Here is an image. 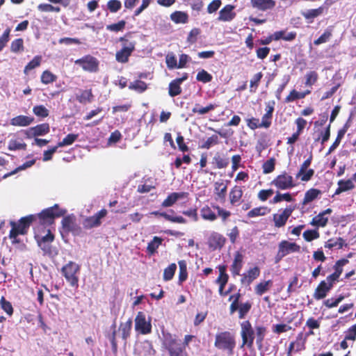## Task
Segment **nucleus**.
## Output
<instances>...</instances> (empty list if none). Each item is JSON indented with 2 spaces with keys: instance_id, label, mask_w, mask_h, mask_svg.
<instances>
[{
  "instance_id": "f257e3e1",
  "label": "nucleus",
  "mask_w": 356,
  "mask_h": 356,
  "mask_svg": "<svg viewBox=\"0 0 356 356\" xmlns=\"http://www.w3.org/2000/svg\"><path fill=\"white\" fill-rule=\"evenodd\" d=\"M34 222V217L33 215H28L22 217L19 220H10L9 224L11 227L8 237L11 240L13 245L19 244L21 240L19 238V235H26L31 225Z\"/></svg>"
},
{
  "instance_id": "f03ea898",
  "label": "nucleus",
  "mask_w": 356,
  "mask_h": 356,
  "mask_svg": "<svg viewBox=\"0 0 356 356\" xmlns=\"http://www.w3.org/2000/svg\"><path fill=\"white\" fill-rule=\"evenodd\" d=\"M67 211L60 208L58 204H56L52 207L43 209L38 214H32L34 217V222L44 228L53 225L55 219L64 216Z\"/></svg>"
},
{
  "instance_id": "7ed1b4c3",
  "label": "nucleus",
  "mask_w": 356,
  "mask_h": 356,
  "mask_svg": "<svg viewBox=\"0 0 356 356\" xmlns=\"http://www.w3.org/2000/svg\"><path fill=\"white\" fill-rule=\"evenodd\" d=\"M236 346V337L234 332L230 331H222L216 333L215 336V348L232 355Z\"/></svg>"
},
{
  "instance_id": "20e7f679",
  "label": "nucleus",
  "mask_w": 356,
  "mask_h": 356,
  "mask_svg": "<svg viewBox=\"0 0 356 356\" xmlns=\"http://www.w3.org/2000/svg\"><path fill=\"white\" fill-rule=\"evenodd\" d=\"M131 33H127L119 38V41L122 43V48L115 54V60L118 63H127L129 58L135 51L136 42L131 40Z\"/></svg>"
},
{
  "instance_id": "39448f33",
  "label": "nucleus",
  "mask_w": 356,
  "mask_h": 356,
  "mask_svg": "<svg viewBox=\"0 0 356 356\" xmlns=\"http://www.w3.org/2000/svg\"><path fill=\"white\" fill-rule=\"evenodd\" d=\"M163 347L168 351L170 356H188L184 346L170 333L163 334Z\"/></svg>"
},
{
  "instance_id": "423d86ee",
  "label": "nucleus",
  "mask_w": 356,
  "mask_h": 356,
  "mask_svg": "<svg viewBox=\"0 0 356 356\" xmlns=\"http://www.w3.org/2000/svg\"><path fill=\"white\" fill-rule=\"evenodd\" d=\"M80 270L81 266L72 261L61 268V273L66 281L72 287L76 289L79 287Z\"/></svg>"
},
{
  "instance_id": "0eeeda50",
  "label": "nucleus",
  "mask_w": 356,
  "mask_h": 356,
  "mask_svg": "<svg viewBox=\"0 0 356 356\" xmlns=\"http://www.w3.org/2000/svg\"><path fill=\"white\" fill-rule=\"evenodd\" d=\"M241 298V294L239 292H237L229 296V300L232 301V303L229 306V314L232 315L238 311V318L243 319L250 311L252 308V303L250 301H246L243 303H239Z\"/></svg>"
},
{
  "instance_id": "6e6552de",
  "label": "nucleus",
  "mask_w": 356,
  "mask_h": 356,
  "mask_svg": "<svg viewBox=\"0 0 356 356\" xmlns=\"http://www.w3.org/2000/svg\"><path fill=\"white\" fill-rule=\"evenodd\" d=\"M241 337L242 339V344L241 348L247 346L251 348L254 344V330L250 321H244L241 323Z\"/></svg>"
},
{
  "instance_id": "1a4fd4ad",
  "label": "nucleus",
  "mask_w": 356,
  "mask_h": 356,
  "mask_svg": "<svg viewBox=\"0 0 356 356\" xmlns=\"http://www.w3.org/2000/svg\"><path fill=\"white\" fill-rule=\"evenodd\" d=\"M151 318H146L143 312H138L135 318V330L141 334H149L152 332Z\"/></svg>"
},
{
  "instance_id": "9d476101",
  "label": "nucleus",
  "mask_w": 356,
  "mask_h": 356,
  "mask_svg": "<svg viewBox=\"0 0 356 356\" xmlns=\"http://www.w3.org/2000/svg\"><path fill=\"white\" fill-rule=\"evenodd\" d=\"M271 185L275 186L278 190H287L295 186L293 177L286 171L277 175L271 181Z\"/></svg>"
},
{
  "instance_id": "9b49d317",
  "label": "nucleus",
  "mask_w": 356,
  "mask_h": 356,
  "mask_svg": "<svg viewBox=\"0 0 356 356\" xmlns=\"http://www.w3.org/2000/svg\"><path fill=\"white\" fill-rule=\"evenodd\" d=\"M74 63L81 66L84 71L89 72H96L99 70V60L90 54L76 60Z\"/></svg>"
},
{
  "instance_id": "f8f14e48",
  "label": "nucleus",
  "mask_w": 356,
  "mask_h": 356,
  "mask_svg": "<svg viewBox=\"0 0 356 356\" xmlns=\"http://www.w3.org/2000/svg\"><path fill=\"white\" fill-rule=\"evenodd\" d=\"M300 250V247L297 243L283 240L278 245L277 258L280 259L290 253L298 252Z\"/></svg>"
},
{
  "instance_id": "ddd939ff",
  "label": "nucleus",
  "mask_w": 356,
  "mask_h": 356,
  "mask_svg": "<svg viewBox=\"0 0 356 356\" xmlns=\"http://www.w3.org/2000/svg\"><path fill=\"white\" fill-rule=\"evenodd\" d=\"M108 212L106 209H102L92 216L84 219L83 225L85 229H92L99 227L102 225V220L105 218Z\"/></svg>"
},
{
  "instance_id": "4468645a",
  "label": "nucleus",
  "mask_w": 356,
  "mask_h": 356,
  "mask_svg": "<svg viewBox=\"0 0 356 356\" xmlns=\"http://www.w3.org/2000/svg\"><path fill=\"white\" fill-rule=\"evenodd\" d=\"M226 243V238L221 234L212 232L207 238V245L210 250H221Z\"/></svg>"
},
{
  "instance_id": "2eb2a0df",
  "label": "nucleus",
  "mask_w": 356,
  "mask_h": 356,
  "mask_svg": "<svg viewBox=\"0 0 356 356\" xmlns=\"http://www.w3.org/2000/svg\"><path fill=\"white\" fill-rule=\"evenodd\" d=\"M312 160V155L311 154L307 159H306L302 164L300 165V170L296 174L297 178H300L302 181H308L314 175V170L313 169H309V166L311 165Z\"/></svg>"
},
{
  "instance_id": "dca6fc26",
  "label": "nucleus",
  "mask_w": 356,
  "mask_h": 356,
  "mask_svg": "<svg viewBox=\"0 0 356 356\" xmlns=\"http://www.w3.org/2000/svg\"><path fill=\"white\" fill-rule=\"evenodd\" d=\"M294 210L293 207H288L285 208L281 213H275L273 216V220L275 227L280 228L284 227L289 218L291 216Z\"/></svg>"
},
{
  "instance_id": "f3484780",
  "label": "nucleus",
  "mask_w": 356,
  "mask_h": 356,
  "mask_svg": "<svg viewBox=\"0 0 356 356\" xmlns=\"http://www.w3.org/2000/svg\"><path fill=\"white\" fill-rule=\"evenodd\" d=\"M188 77V73L184 72L181 77L172 80L168 86V94L170 97H174L180 95L182 92L181 84Z\"/></svg>"
},
{
  "instance_id": "a211bd4d",
  "label": "nucleus",
  "mask_w": 356,
  "mask_h": 356,
  "mask_svg": "<svg viewBox=\"0 0 356 356\" xmlns=\"http://www.w3.org/2000/svg\"><path fill=\"white\" fill-rule=\"evenodd\" d=\"M250 3L253 9L260 12L271 10L276 5L275 0H250Z\"/></svg>"
},
{
  "instance_id": "6ab92c4d",
  "label": "nucleus",
  "mask_w": 356,
  "mask_h": 356,
  "mask_svg": "<svg viewBox=\"0 0 356 356\" xmlns=\"http://www.w3.org/2000/svg\"><path fill=\"white\" fill-rule=\"evenodd\" d=\"M50 131L49 124L48 123H42L35 127H31L26 133L27 138L38 137L44 136Z\"/></svg>"
},
{
  "instance_id": "aec40b11",
  "label": "nucleus",
  "mask_w": 356,
  "mask_h": 356,
  "mask_svg": "<svg viewBox=\"0 0 356 356\" xmlns=\"http://www.w3.org/2000/svg\"><path fill=\"white\" fill-rule=\"evenodd\" d=\"M61 225L63 229L67 233L75 232L80 229V227L76 223V218L73 215L64 216Z\"/></svg>"
},
{
  "instance_id": "412c9836",
  "label": "nucleus",
  "mask_w": 356,
  "mask_h": 356,
  "mask_svg": "<svg viewBox=\"0 0 356 356\" xmlns=\"http://www.w3.org/2000/svg\"><path fill=\"white\" fill-rule=\"evenodd\" d=\"M260 275V268L254 266L248 269L246 273L242 275L241 282L242 284L250 285Z\"/></svg>"
},
{
  "instance_id": "4be33fe9",
  "label": "nucleus",
  "mask_w": 356,
  "mask_h": 356,
  "mask_svg": "<svg viewBox=\"0 0 356 356\" xmlns=\"http://www.w3.org/2000/svg\"><path fill=\"white\" fill-rule=\"evenodd\" d=\"M243 265V255L238 251L234 254V260L230 267L232 275L235 277L240 275Z\"/></svg>"
},
{
  "instance_id": "5701e85b",
  "label": "nucleus",
  "mask_w": 356,
  "mask_h": 356,
  "mask_svg": "<svg viewBox=\"0 0 356 356\" xmlns=\"http://www.w3.org/2000/svg\"><path fill=\"white\" fill-rule=\"evenodd\" d=\"M234 6L230 4L225 6L219 12L218 20L220 22L232 21L235 17L236 13L233 12Z\"/></svg>"
},
{
  "instance_id": "b1692460",
  "label": "nucleus",
  "mask_w": 356,
  "mask_h": 356,
  "mask_svg": "<svg viewBox=\"0 0 356 356\" xmlns=\"http://www.w3.org/2000/svg\"><path fill=\"white\" fill-rule=\"evenodd\" d=\"M187 192L172 193L163 201L161 206L163 207H172L178 200L188 197Z\"/></svg>"
},
{
  "instance_id": "393cba45",
  "label": "nucleus",
  "mask_w": 356,
  "mask_h": 356,
  "mask_svg": "<svg viewBox=\"0 0 356 356\" xmlns=\"http://www.w3.org/2000/svg\"><path fill=\"white\" fill-rule=\"evenodd\" d=\"M323 14L324 11L318 6L316 8L308 9L301 12V15L307 21V23H313L315 18H317Z\"/></svg>"
},
{
  "instance_id": "a878e982",
  "label": "nucleus",
  "mask_w": 356,
  "mask_h": 356,
  "mask_svg": "<svg viewBox=\"0 0 356 356\" xmlns=\"http://www.w3.org/2000/svg\"><path fill=\"white\" fill-rule=\"evenodd\" d=\"M34 118L31 116L19 115L10 120V124L15 127H26L32 124Z\"/></svg>"
},
{
  "instance_id": "bb28decb",
  "label": "nucleus",
  "mask_w": 356,
  "mask_h": 356,
  "mask_svg": "<svg viewBox=\"0 0 356 356\" xmlns=\"http://www.w3.org/2000/svg\"><path fill=\"white\" fill-rule=\"evenodd\" d=\"M331 290V288L327 285L325 280L321 281L314 293V298L316 300H321L326 297L327 293Z\"/></svg>"
},
{
  "instance_id": "cd10ccee",
  "label": "nucleus",
  "mask_w": 356,
  "mask_h": 356,
  "mask_svg": "<svg viewBox=\"0 0 356 356\" xmlns=\"http://www.w3.org/2000/svg\"><path fill=\"white\" fill-rule=\"evenodd\" d=\"M243 191L241 186H234L229 192V201L232 205L238 204L243 197Z\"/></svg>"
},
{
  "instance_id": "c85d7f7f",
  "label": "nucleus",
  "mask_w": 356,
  "mask_h": 356,
  "mask_svg": "<svg viewBox=\"0 0 356 356\" xmlns=\"http://www.w3.org/2000/svg\"><path fill=\"white\" fill-rule=\"evenodd\" d=\"M150 214L154 215L155 216H161L164 218L166 220H168L171 222L180 224H184L186 222V219L181 216H172L165 212H159L158 211H152L150 213Z\"/></svg>"
},
{
  "instance_id": "c756f323",
  "label": "nucleus",
  "mask_w": 356,
  "mask_h": 356,
  "mask_svg": "<svg viewBox=\"0 0 356 356\" xmlns=\"http://www.w3.org/2000/svg\"><path fill=\"white\" fill-rule=\"evenodd\" d=\"M227 186L223 183V181H216L214 183V193L216 195V200H225L227 193Z\"/></svg>"
},
{
  "instance_id": "7c9ffc66",
  "label": "nucleus",
  "mask_w": 356,
  "mask_h": 356,
  "mask_svg": "<svg viewBox=\"0 0 356 356\" xmlns=\"http://www.w3.org/2000/svg\"><path fill=\"white\" fill-rule=\"evenodd\" d=\"M163 239L159 236H154L152 240L149 241L147 246V253L149 256L154 255L159 247L162 244Z\"/></svg>"
},
{
  "instance_id": "2f4dec72",
  "label": "nucleus",
  "mask_w": 356,
  "mask_h": 356,
  "mask_svg": "<svg viewBox=\"0 0 356 356\" xmlns=\"http://www.w3.org/2000/svg\"><path fill=\"white\" fill-rule=\"evenodd\" d=\"M273 285V281L262 280L254 286V293L257 296H261L264 293L270 290Z\"/></svg>"
},
{
  "instance_id": "473e14b6",
  "label": "nucleus",
  "mask_w": 356,
  "mask_h": 356,
  "mask_svg": "<svg viewBox=\"0 0 356 356\" xmlns=\"http://www.w3.org/2000/svg\"><path fill=\"white\" fill-rule=\"evenodd\" d=\"M94 95L92 92V90H81L79 95H76V99L82 104L90 103L93 100Z\"/></svg>"
},
{
  "instance_id": "72a5a7b5",
  "label": "nucleus",
  "mask_w": 356,
  "mask_h": 356,
  "mask_svg": "<svg viewBox=\"0 0 356 356\" xmlns=\"http://www.w3.org/2000/svg\"><path fill=\"white\" fill-rule=\"evenodd\" d=\"M321 194V191L317 188H310L306 191L305 197L302 200V204L306 205L308 203L314 201L318 195Z\"/></svg>"
},
{
  "instance_id": "f704fd0d",
  "label": "nucleus",
  "mask_w": 356,
  "mask_h": 356,
  "mask_svg": "<svg viewBox=\"0 0 356 356\" xmlns=\"http://www.w3.org/2000/svg\"><path fill=\"white\" fill-rule=\"evenodd\" d=\"M270 211V209L268 207L266 206H261L259 207H255L251 209L250 211H248L247 213V217L248 218H252L262 216L269 213Z\"/></svg>"
},
{
  "instance_id": "c9c22d12",
  "label": "nucleus",
  "mask_w": 356,
  "mask_h": 356,
  "mask_svg": "<svg viewBox=\"0 0 356 356\" xmlns=\"http://www.w3.org/2000/svg\"><path fill=\"white\" fill-rule=\"evenodd\" d=\"M297 35L296 32L291 31L288 33H286V31L284 30L275 31L274 33V40H279L282 39L285 41H293L296 39Z\"/></svg>"
},
{
  "instance_id": "e433bc0d",
  "label": "nucleus",
  "mask_w": 356,
  "mask_h": 356,
  "mask_svg": "<svg viewBox=\"0 0 356 356\" xmlns=\"http://www.w3.org/2000/svg\"><path fill=\"white\" fill-rule=\"evenodd\" d=\"M170 19L175 24H186L188 21V15L183 11H175L170 14Z\"/></svg>"
},
{
  "instance_id": "4c0bfd02",
  "label": "nucleus",
  "mask_w": 356,
  "mask_h": 356,
  "mask_svg": "<svg viewBox=\"0 0 356 356\" xmlns=\"http://www.w3.org/2000/svg\"><path fill=\"white\" fill-rule=\"evenodd\" d=\"M219 275L216 280L218 284L226 285L229 280V275L227 273V266L220 265L218 266Z\"/></svg>"
},
{
  "instance_id": "58836bf2",
  "label": "nucleus",
  "mask_w": 356,
  "mask_h": 356,
  "mask_svg": "<svg viewBox=\"0 0 356 356\" xmlns=\"http://www.w3.org/2000/svg\"><path fill=\"white\" fill-rule=\"evenodd\" d=\"M344 245H346V244H345V241L341 237L337 238L336 239L330 238L324 244V247L330 250H332L335 247H337L338 249H341Z\"/></svg>"
},
{
  "instance_id": "ea45409f",
  "label": "nucleus",
  "mask_w": 356,
  "mask_h": 356,
  "mask_svg": "<svg viewBox=\"0 0 356 356\" xmlns=\"http://www.w3.org/2000/svg\"><path fill=\"white\" fill-rule=\"evenodd\" d=\"M200 215L201 217L205 220L212 222L217 219V216L208 205H205L201 209Z\"/></svg>"
},
{
  "instance_id": "a19ab883",
  "label": "nucleus",
  "mask_w": 356,
  "mask_h": 356,
  "mask_svg": "<svg viewBox=\"0 0 356 356\" xmlns=\"http://www.w3.org/2000/svg\"><path fill=\"white\" fill-rule=\"evenodd\" d=\"M217 107L216 104H209L207 106H201L199 104H196L192 109L193 113H197L198 115H204Z\"/></svg>"
},
{
  "instance_id": "79ce46f5",
  "label": "nucleus",
  "mask_w": 356,
  "mask_h": 356,
  "mask_svg": "<svg viewBox=\"0 0 356 356\" xmlns=\"http://www.w3.org/2000/svg\"><path fill=\"white\" fill-rule=\"evenodd\" d=\"M129 89L143 93L147 89V84L141 80H136L129 85Z\"/></svg>"
},
{
  "instance_id": "37998d69",
  "label": "nucleus",
  "mask_w": 356,
  "mask_h": 356,
  "mask_svg": "<svg viewBox=\"0 0 356 356\" xmlns=\"http://www.w3.org/2000/svg\"><path fill=\"white\" fill-rule=\"evenodd\" d=\"M132 328V320L129 318L126 323H121L120 330L122 332V338L126 341L130 336Z\"/></svg>"
},
{
  "instance_id": "c03bdc74",
  "label": "nucleus",
  "mask_w": 356,
  "mask_h": 356,
  "mask_svg": "<svg viewBox=\"0 0 356 356\" xmlns=\"http://www.w3.org/2000/svg\"><path fill=\"white\" fill-rule=\"evenodd\" d=\"M213 163L216 164V167L218 169L225 168L229 165V159L222 156L217 153L213 158Z\"/></svg>"
},
{
  "instance_id": "a18cd8bd",
  "label": "nucleus",
  "mask_w": 356,
  "mask_h": 356,
  "mask_svg": "<svg viewBox=\"0 0 356 356\" xmlns=\"http://www.w3.org/2000/svg\"><path fill=\"white\" fill-rule=\"evenodd\" d=\"M42 62L41 56H35L24 67V73L28 74L29 72L39 67Z\"/></svg>"
},
{
  "instance_id": "49530a36",
  "label": "nucleus",
  "mask_w": 356,
  "mask_h": 356,
  "mask_svg": "<svg viewBox=\"0 0 356 356\" xmlns=\"http://www.w3.org/2000/svg\"><path fill=\"white\" fill-rule=\"evenodd\" d=\"M328 222V218L323 216V213H318L316 216L313 218L310 224L313 226L324 227Z\"/></svg>"
},
{
  "instance_id": "de8ad7c7",
  "label": "nucleus",
  "mask_w": 356,
  "mask_h": 356,
  "mask_svg": "<svg viewBox=\"0 0 356 356\" xmlns=\"http://www.w3.org/2000/svg\"><path fill=\"white\" fill-rule=\"evenodd\" d=\"M56 79L57 76L48 70H44L40 77L41 82L46 85L56 81Z\"/></svg>"
},
{
  "instance_id": "09e8293b",
  "label": "nucleus",
  "mask_w": 356,
  "mask_h": 356,
  "mask_svg": "<svg viewBox=\"0 0 356 356\" xmlns=\"http://www.w3.org/2000/svg\"><path fill=\"white\" fill-rule=\"evenodd\" d=\"M330 128L331 125L329 124L323 131H321L318 136L314 138V142L316 143L321 140V144L327 142L330 137Z\"/></svg>"
},
{
  "instance_id": "8fccbe9b",
  "label": "nucleus",
  "mask_w": 356,
  "mask_h": 356,
  "mask_svg": "<svg viewBox=\"0 0 356 356\" xmlns=\"http://www.w3.org/2000/svg\"><path fill=\"white\" fill-rule=\"evenodd\" d=\"M176 270H177V265L175 263L170 264L163 270V280L165 281L171 280L174 277Z\"/></svg>"
},
{
  "instance_id": "3c124183",
  "label": "nucleus",
  "mask_w": 356,
  "mask_h": 356,
  "mask_svg": "<svg viewBox=\"0 0 356 356\" xmlns=\"http://www.w3.org/2000/svg\"><path fill=\"white\" fill-rule=\"evenodd\" d=\"M178 264L179 266V282L182 283L186 281L188 277L186 263L184 260H181Z\"/></svg>"
},
{
  "instance_id": "603ef678",
  "label": "nucleus",
  "mask_w": 356,
  "mask_h": 356,
  "mask_svg": "<svg viewBox=\"0 0 356 356\" xmlns=\"http://www.w3.org/2000/svg\"><path fill=\"white\" fill-rule=\"evenodd\" d=\"M332 35V30L327 28L325 30L324 33L316 40L314 41L315 45H320L321 44L327 42Z\"/></svg>"
},
{
  "instance_id": "864d4df0",
  "label": "nucleus",
  "mask_w": 356,
  "mask_h": 356,
  "mask_svg": "<svg viewBox=\"0 0 356 356\" xmlns=\"http://www.w3.org/2000/svg\"><path fill=\"white\" fill-rule=\"evenodd\" d=\"M318 79V74L316 71H309L305 75V86H312L314 85Z\"/></svg>"
},
{
  "instance_id": "5fc2aeb1",
  "label": "nucleus",
  "mask_w": 356,
  "mask_h": 356,
  "mask_svg": "<svg viewBox=\"0 0 356 356\" xmlns=\"http://www.w3.org/2000/svg\"><path fill=\"white\" fill-rule=\"evenodd\" d=\"M0 305L1 309L9 316H11L13 314L14 309L10 302L7 300L4 296H2L0 299Z\"/></svg>"
},
{
  "instance_id": "6e6d98bb",
  "label": "nucleus",
  "mask_w": 356,
  "mask_h": 356,
  "mask_svg": "<svg viewBox=\"0 0 356 356\" xmlns=\"http://www.w3.org/2000/svg\"><path fill=\"white\" fill-rule=\"evenodd\" d=\"M79 134H67L62 141L58 143V146H68L73 144L78 138Z\"/></svg>"
},
{
  "instance_id": "4d7b16f0",
  "label": "nucleus",
  "mask_w": 356,
  "mask_h": 356,
  "mask_svg": "<svg viewBox=\"0 0 356 356\" xmlns=\"http://www.w3.org/2000/svg\"><path fill=\"white\" fill-rule=\"evenodd\" d=\"M212 75L203 69L199 71L196 76L197 81L202 82L204 83L211 82L212 81Z\"/></svg>"
},
{
  "instance_id": "13d9d810",
  "label": "nucleus",
  "mask_w": 356,
  "mask_h": 356,
  "mask_svg": "<svg viewBox=\"0 0 356 356\" xmlns=\"http://www.w3.org/2000/svg\"><path fill=\"white\" fill-rule=\"evenodd\" d=\"M283 200L286 202H292L293 199L289 193L282 194L277 191L275 196L272 200L271 202L273 204H276Z\"/></svg>"
},
{
  "instance_id": "bf43d9fd",
  "label": "nucleus",
  "mask_w": 356,
  "mask_h": 356,
  "mask_svg": "<svg viewBox=\"0 0 356 356\" xmlns=\"http://www.w3.org/2000/svg\"><path fill=\"white\" fill-rule=\"evenodd\" d=\"M33 113L38 117L44 118L49 115V110L43 105H37L33 108Z\"/></svg>"
},
{
  "instance_id": "052dcab7",
  "label": "nucleus",
  "mask_w": 356,
  "mask_h": 356,
  "mask_svg": "<svg viewBox=\"0 0 356 356\" xmlns=\"http://www.w3.org/2000/svg\"><path fill=\"white\" fill-rule=\"evenodd\" d=\"M256 343L261 346L266 332V328L264 326H257L256 329Z\"/></svg>"
},
{
  "instance_id": "680f3d73",
  "label": "nucleus",
  "mask_w": 356,
  "mask_h": 356,
  "mask_svg": "<svg viewBox=\"0 0 356 356\" xmlns=\"http://www.w3.org/2000/svg\"><path fill=\"white\" fill-rule=\"evenodd\" d=\"M275 166V159L270 158L263 163L262 169L264 174H269L274 171Z\"/></svg>"
},
{
  "instance_id": "e2e57ef3",
  "label": "nucleus",
  "mask_w": 356,
  "mask_h": 356,
  "mask_svg": "<svg viewBox=\"0 0 356 356\" xmlns=\"http://www.w3.org/2000/svg\"><path fill=\"white\" fill-rule=\"evenodd\" d=\"M8 149L11 151L19 149L25 150L26 149V144L25 143H21L17 140H10L8 143Z\"/></svg>"
},
{
  "instance_id": "0e129e2a",
  "label": "nucleus",
  "mask_w": 356,
  "mask_h": 356,
  "mask_svg": "<svg viewBox=\"0 0 356 356\" xmlns=\"http://www.w3.org/2000/svg\"><path fill=\"white\" fill-rule=\"evenodd\" d=\"M348 262L349 261L347 259H341L339 260H337L333 266V268L334 270V273L340 277L343 272V267L347 264H348Z\"/></svg>"
},
{
  "instance_id": "69168bd1",
  "label": "nucleus",
  "mask_w": 356,
  "mask_h": 356,
  "mask_svg": "<svg viewBox=\"0 0 356 356\" xmlns=\"http://www.w3.org/2000/svg\"><path fill=\"white\" fill-rule=\"evenodd\" d=\"M38 10L44 13L56 12L59 13L60 8L58 6H54L49 3H40L38 6Z\"/></svg>"
},
{
  "instance_id": "338daca9",
  "label": "nucleus",
  "mask_w": 356,
  "mask_h": 356,
  "mask_svg": "<svg viewBox=\"0 0 356 356\" xmlns=\"http://www.w3.org/2000/svg\"><path fill=\"white\" fill-rule=\"evenodd\" d=\"M303 238L306 241L310 242L319 238V232L316 229H307L303 232Z\"/></svg>"
},
{
  "instance_id": "774afa93",
  "label": "nucleus",
  "mask_w": 356,
  "mask_h": 356,
  "mask_svg": "<svg viewBox=\"0 0 356 356\" xmlns=\"http://www.w3.org/2000/svg\"><path fill=\"white\" fill-rule=\"evenodd\" d=\"M24 49V41L22 38H17L11 42L10 50L12 52L17 53Z\"/></svg>"
}]
</instances>
